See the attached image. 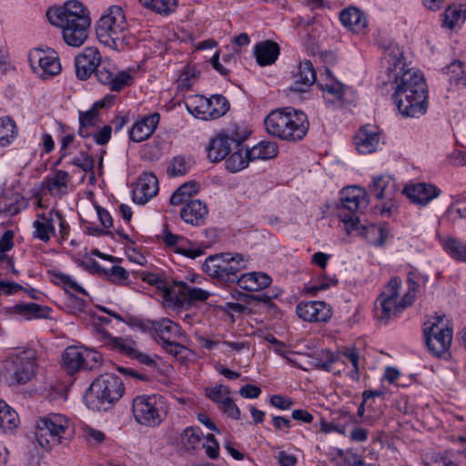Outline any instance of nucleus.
<instances>
[{"mask_svg": "<svg viewBox=\"0 0 466 466\" xmlns=\"http://www.w3.org/2000/svg\"><path fill=\"white\" fill-rule=\"evenodd\" d=\"M399 56L400 52L397 45L390 44L386 49L385 57H389V63L393 60V67L390 66V70L396 72L392 98L403 116L418 118L428 110V86L420 71L404 69V62Z\"/></svg>", "mask_w": 466, "mask_h": 466, "instance_id": "f257e3e1", "label": "nucleus"}, {"mask_svg": "<svg viewBox=\"0 0 466 466\" xmlns=\"http://www.w3.org/2000/svg\"><path fill=\"white\" fill-rule=\"evenodd\" d=\"M76 74L81 80H86L95 73L99 83L107 86L111 92L119 93L131 86L134 76L127 70H120L109 61H102L96 47H86L75 59Z\"/></svg>", "mask_w": 466, "mask_h": 466, "instance_id": "f03ea898", "label": "nucleus"}, {"mask_svg": "<svg viewBox=\"0 0 466 466\" xmlns=\"http://www.w3.org/2000/svg\"><path fill=\"white\" fill-rule=\"evenodd\" d=\"M46 16L51 25L62 29L65 42L71 46H82L91 24L88 10L78 0H68L62 6L50 7Z\"/></svg>", "mask_w": 466, "mask_h": 466, "instance_id": "7ed1b4c3", "label": "nucleus"}, {"mask_svg": "<svg viewBox=\"0 0 466 466\" xmlns=\"http://www.w3.org/2000/svg\"><path fill=\"white\" fill-rule=\"evenodd\" d=\"M264 125L269 135L289 142L302 140L309 128L307 115L293 107L271 111L265 118Z\"/></svg>", "mask_w": 466, "mask_h": 466, "instance_id": "20e7f679", "label": "nucleus"}, {"mask_svg": "<svg viewBox=\"0 0 466 466\" xmlns=\"http://www.w3.org/2000/svg\"><path fill=\"white\" fill-rule=\"evenodd\" d=\"M35 440L46 450L58 445H66L75 435L71 420L61 413H49L37 419L35 422Z\"/></svg>", "mask_w": 466, "mask_h": 466, "instance_id": "39448f33", "label": "nucleus"}, {"mask_svg": "<svg viewBox=\"0 0 466 466\" xmlns=\"http://www.w3.org/2000/svg\"><path fill=\"white\" fill-rule=\"evenodd\" d=\"M96 33L103 45L122 50L127 45V23L123 9L118 5L110 6L97 21Z\"/></svg>", "mask_w": 466, "mask_h": 466, "instance_id": "423d86ee", "label": "nucleus"}, {"mask_svg": "<svg viewBox=\"0 0 466 466\" xmlns=\"http://www.w3.org/2000/svg\"><path fill=\"white\" fill-rule=\"evenodd\" d=\"M202 268L218 282L236 283L239 273L246 268V261L238 253H220L207 258Z\"/></svg>", "mask_w": 466, "mask_h": 466, "instance_id": "0eeeda50", "label": "nucleus"}, {"mask_svg": "<svg viewBox=\"0 0 466 466\" xmlns=\"http://www.w3.org/2000/svg\"><path fill=\"white\" fill-rule=\"evenodd\" d=\"M125 387L120 377L105 373L93 380L86 392V399L97 410H106L123 396Z\"/></svg>", "mask_w": 466, "mask_h": 466, "instance_id": "6e6552de", "label": "nucleus"}, {"mask_svg": "<svg viewBox=\"0 0 466 466\" xmlns=\"http://www.w3.org/2000/svg\"><path fill=\"white\" fill-rule=\"evenodd\" d=\"M423 336L429 351L441 357L451 345L452 327L450 319L445 315L431 317L423 324Z\"/></svg>", "mask_w": 466, "mask_h": 466, "instance_id": "1a4fd4ad", "label": "nucleus"}, {"mask_svg": "<svg viewBox=\"0 0 466 466\" xmlns=\"http://www.w3.org/2000/svg\"><path fill=\"white\" fill-rule=\"evenodd\" d=\"M132 413L138 424L149 428L157 427L167 415L166 400L158 394L138 395L133 399Z\"/></svg>", "mask_w": 466, "mask_h": 466, "instance_id": "9d476101", "label": "nucleus"}, {"mask_svg": "<svg viewBox=\"0 0 466 466\" xmlns=\"http://www.w3.org/2000/svg\"><path fill=\"white\" fill-rule=\"evenodd\" d=\"M369 200L365 189L359 187H345L341 191L338 217L348 230L359 228L360 214L368 207Z\"/></svg>", "mask_w": 466, "mask_h": 466, "instance_id": "9b49d317", "label": "nucleus"}, {"mask_svg": "<svg viewBox=\"0 0 466 466\" xmlns=\"http://www.w3.org/2000/svg\"><path fill=\"white\" fill-rule=\"evenodd\" d=\"M402 281L399 277L392 278L384 287L375 303V314L378 319L387 323L410 305L400 296Z\"/></svg>", "mask_w": 466, "mask_h": 466, "instance_id": "f8f14e48", "label": "nucleus"}, {"mask_svg": "<svg viewBox=\"0 0 466 466\" xmlns=\"http://www.w3.org/2000/svg\"><path fill=\"white\" fill-rule=\"evenodd\" d=\"M188 112L202 120H213L223 116L229 110V102L222 95H213L209 98L195 96L186 102Z\"/></svg>", "mask_w": 466, "mask_h": 466, "instance_id": "ddd939ff", "label": "nucleus"}, {"mask_svg": "<svg viewBox=\"0 0 466 466\" xmlns=\"http://www.w3.org/2000/svg\"><path fill=\"white\" fill-rule=\"evenodd\" d=\"M247 134H239L236 130L220 132L211 138L207 147L208 157L212 162H219L247 138Z\"/></svg>", "mask_w": 466, "mask_h": 466, "instance_id": "4468645a", "label": "nucleus"}, {"mask_svg": "<svg viewBox=\"0 0 466 466\" xmlns=\"http://www.w3.org/2000/svg\"><path fill=\"white\" fill-rule=\"evenodd\" d=\"M36 352L27 349L11 357V369L13 380L17 384L28 382L35 374Z\"/></svg>", "mask_w": 466, "mask_h": 466, "instance_id": "2eb2a0df", "label": "nucleus"}, {"mask_svg": "<svg viewBox=\"0 0 466 466\" xmlns=\"http://www.w3.org/2000/svg\"><path fill=\"white\" fill-rule=\"evenodd\" d=\"M209 293L200 288L190 287L186 282L175 281L174 290L169 305L175 308L183 307L185 304H191L197 301H205L208 299Z\"/></svg>", "mask_w": 466, "mask_h": 466, "instance_id": "dca6fc26", "label": "nucleus"}, {"mask_svg": "<svg viewBox=\"0 0 466 466\" xmlns=\"http://www.w3.org/2000/svg\"><path fill=\"white\" fill-rule=\"evenodd\" d=\"M296 313L307 322H327L332 316V308L324 301H302L297 305Z\"/></svg>", "mask_w": 466, "mask_h": 466, "instance_id": "f3484780", "label": "nucleus"}, {"mask_svg": "<svg viewBox=\"0 0 466 466\" xmlns=\"http://www.w3.org/2000/svg\"><path fill=\"white\" fill-rule=\"evenodd\" d=\"M34 71L42 78L56 76L61 71V66L57 56L46 54L42 50H36L29 57Z\"/></svg>", "mask_w": 466, "mask_h": 466, "instance_id": "a211bd4d", "label": "nucleus"}, {"mask_svg": "<svg viewBox=\"0 0 466 466\" xmlns=\"http://www.w3.org/2000/svg\"><path fill=\"white\" fill-rule=\"evenodd\" d=\"M160 121L157 112L138 117L129 130V138L133 142L140 143L148 139L157 129Z\"/></svg>", "mask_w": 466, "mask_h": 466, "instance_id": "6ab92c4d", "label": "nucleus"}, {"mask_svg": "<svg viewBox=\"0 0 466 466\" xmlns=\"http://www.w3.org/2000/svg\"><path fill=\"white\" fill-rule=\"evenodd\" d=\"M158 192V180L153 173H142L133 189V200L139 205L146 204Z\"/></svg>", "mask_w": 466, "mask_h": 466, "instance_id": "aec40b11", "label": "nucleus"}, {"mask_svg": "<svg viewBox=\"0 0 466 466\" xmlns=\"http://www.w3.org/2000/svg\"><path fill=\"white\" fill-rule=\"evenodd\" d=\"M403 193L412 203L426 206L432 199L440 196L441 189L431 184L416 183L406 186Z\"/></svg>", "mask_w": 466, "mask_h": 466, "instance_id": "412c9836", "label": "nucleus"}, {"mask_svg": "<svg viewBox=\"0 0 466 466\" xmlns=\"http://www.w3.org/2000/svg\"><path fill=\"white\" fill-rule=\"evenodd\" d=\"M164 242L168 247H174V251L189 258H196L204 254V250L183 236L167 232Z\"/></svg>", "mask_w": 466, "mask_h": 466, "instance_id": "4be33fe9", "label": "nucleus"}, {"mask_svg": "<svg viewBox=\"0 0 466 466\" xmlns=\"http://www.w3.org/2000/svg\"><path fill=\"white\" fill-rule=\"evenodd\" d=\"M379 143L380 134L377 127L370 125L362 127L354 137V144L360 154L376 151Z\"/></svg>", "mask_w": 466, "mask_h": 466, "instance_id": "5701e85b", "label": "nucleus"}, {"mask_svg": "<svg viewBox=\"0 0 466 466\" xmlns=\"http://www.w3.org/2000/svg\"><path fill=\"white\" fill-rule=\"evenodd\" d=\"M317 82L316 71L311 61L304 60L298 66V72L295 75V81L290 86V90L304 93L311 85Z\"/></svg>", "mask_w": 466, "mask_h": 466, "instance_id": "b1692460", "label": "nucleus"}, {"mask_svg": "<svg viewBox=\"0 0 466 466\" xmlns=\"http://www.w3.org/2000/svg\"><path fill=\"white\" fill-rule=\"evenodd\" d=\"M339 21L349 31L356 34L362 33L368 25L365 14L360 9L353 6L340 11Z\"/></svg>", "mask_w": 466, "mask_h": 466, "instance_id": "393cba45", "label": "nucleus"}, {"mask_svg": "<svg viewBox=\"0 0 466 466\" xmlns=\"http://www.w3.org/2000/svg\"><path fill=\"white\" fill-rule=\"evenodd\" d=\"M370 192L378 199L392 201L398 192L395 179L389 175H380L374 177L370 187Z\"/></svg>", "mask_w": 466, "mask_h": 466, "instance_id": "a878e982", "label": "nucleus"}, {"mask_svg": "<svg viewBox=\"0 0 466 466\" xmlns=\"http://www.w3.org/2000/svg\"><path fill=\"white\" fill-rule=\"evenodd\" d=\"M317 85L319 89L323 91V96L325 98L327 96H330L332 101L343 100L345 86L333 76L329 68H325V72L320 74Z\"/></svg>", "mask_w": 466, "mask_h": 466, "instance_id": "bb28decb", "label": "nucleus"}, {"mask_svg": "<svg viewBox=\"0 0 466 466\" xmlns=\"http://www.w3.org/2000/svg\"><path fill=\"white\" fill-rule=\"evenodd\" d=\"M181 335L180 326L173 320L167 318L156 320L153 336L160 345L167 341L177 340Z\"/></svg>", "mask_w": 466, "mask_h": 466, "instance_id": "cd10ccee", "label": "nucleus"}, {"mask_svg": "<svg viewBox=\"0 0 466 466\" xmlns=\"http://www.w3.org/2000/svg\"><path fill=\"white\" fill-rule=\"evenodd\" d=\"M33 237L45 243L48 242L52 236H56L55 218L52 209L47 213L37 214V218L33 222Z\"/></svg>", "mask_w": 466, "mask_h": 466, "instance_id": "c85d7f7f", "label": "nucleus"}, {"mask_svg": "<svg viewBox=\"0 0 466 466\" xmlns=\"http://www.w3.org/2000/svg\"><path fill=\"white\" fill-rule=\"evenodd\" d=\"M208 215L206 204L198 199L190 200L180 211L181 218L187 224L200 226Z\"/></svg>", "mask_w": 466, "mask_h": 466, "instance_id": "c756f323", "label": "nucleus"}, {"mask_svg": "<svg viewBox=\"0 0 466 466\" xmlns=\"http://www.w3.org/2000/svg\"><path fill=\"white\" fill-rule=\"evenodd\" d=\"M271 278L263 272H249L238 277V286L247 291H258L271 284Z\"/></svg>", "mask_w": 466, "mask_h": 466, "instance_id": "7c9ffc66", "label": "nucleus"}, {"mask_svg": "<svg viewBox=\"0 0 466 466\" xmlns=\"http://www.w3.org/2000/svg\"><path fill=\"white\" fill-rule=\"evenodd\" d=\"M10 313L22 316L25 320L34 319H49L52 311L48 306H42L36 303H20L9 308Z\"/></svg>", "mask_w": 466, "mask_h": 466, "instance_id": "2f4dec72", "label": "nucleus"}, {"mask_svg": "<svg viewBox=\"0 0 466 466\" xmlns=\"http://www.w3.org/2000/svg\"><path fill=\"white\" fill-rule=\"evenodd\" d=\"M279 46L270 40L259 42L254 46V55L258 64L261 66L275 63L279 56Z\"/></svg>", "mask_w": 466, "mask_h": 466, "instance_id": "473e14b6", "label": "nucleus"}, {"mask_svg": "<svg viewBox=\"0 0 466 466\" xmlns=\"http://www.w3.org/2000/svg\"><path fill=\"white\" fill-rule=\"evenodd\" d=\"M102 104V102H95L88 110L78 112L79 128L77 133L81 137H90L89 128L95 127L100 122L99 106Z\"/></svg>", "mask_w": 466, "mask_h": 466, "instance_id": "72a5a7b5", "label": "nucleus"}, {"mask_svg": "<svg viewBox=\"0 0 466 466\" xmlns=\"http://www.w3.org/2000/svg\"><path fill=\"white\" fill-rule=\"evenodd\" d=\"M83 347L71 346L67 347L62 357L63 366L69 373H74L80 370H83L84 357H83Z\"/></svg>", "mask_w": 466, "mask_h": 466, "instance_id": "f704fd0d", "label": "nucleus"}, {"mask_svg": "<svg viewBox=\"0 0 466 466\" xmlns=\"http://www.w3.org/2000/svg\"><path fill=\"white\" fill-rule=\"evenodd\" d=\"M0 202L5 204L6 208L2 213H6L10 216L17 215L26 207L25 200L21 194L4 188H2Z\"/></svg>", "mask_w": 466, "mask_h": 466, "instance_id": "c9c22d12", "label": "nucleus"}, {"mask_svg": "<svg viewBox=\"0 0 466 466\" xmlns=\"http://www.w3.org/2000/svg\"><path fill=\"white\" fill-rule=\"evenodd\" d=\"M140 279L148 285L155 286L162 294L163 299L169 304L174 284L169 285L167 281L157 274L143 271L140 273Z\"/></svg>", "mask_w": 466, "mask_h": 466, "instance_id": "e433bc0d", "label": "nucleus"}, {"mask_svg": "<svg viewBox=\"0 0 466 466\" xmlns=\"http://www.w3.org/2000/svg\"><path fill=\"white\" fill-rule=\"evenodd\" d=\"M277 155L278 147L274 142L261 141L247 150V156L251 161L271 159Z\"/></svg>", "mask_w": 466, "mask_h": 466, "instance_id": "4c0bfd02", "label": "nucleus"}, {"mask_svg": "<svg viewBox=\"0 0 466 466\" xmlns=\"http://www.w3.org/2000/svg\"><path fill=\"white\" fill-rule=\"evenodd\" d=\"M443 25L453 29L461 25L466 19V5L451 4L444 12Z\"/></svg>", "mask_w": 466, "mask_h": 466, "instance_id": "58836bf2", "label": "nucleus"}, {"mask_svg": "<svg viewBox=\"0 0 466 466\" xmlns=\"http://www.w3.org/2000/svg\"><path fill=\"white\" fill-rule=\"evenodd\" d=\"M235 150L225 161L226 168L231 173H237L248 167L251 162L247 156L248 148H244L241 144L238 147H233Z\"/></svg>", "mask_w": 466, "mask_h": 466, "instance_id": "ea45409f", "label": "nucleus"}, {"mask_svg": "<svg viewBox=\"0 0 466 466\" xmlns=\"http://www.w3.org/2000/svg\"><path fill=\"white\" fill-rule=\"evenodd\" d=\"M18 422L19 418L15 410L0 400V431L11 432L17 427Z\"/></svg>", "mask_w": 466, "mask_h": 466, "instance_id": "a19ab883", "label": "nucleus"}, {"mask_svg": "<svg viewBox=\"0 0 466 466\" xmlns=\"http://www.w3.org/2000/svg\"><path fill=\"white\" fill-rule=\"evenodd\" d=\"M361 228L362 235L370 245L375 247H380L384 245L388 238V231L384 227L371 224L370 226Z\"/></svg>", "mask_w": 466, "mask_h": 466, "instance_id": "79ce46f5", "label": "nucleus"}, {"mask_svg": "<svg viewBox=\"0 0 466 466\" xmlns=\"http://www.w3.org/2000/svg\"><path fill=\"white\" fill-rule=\"evenodd\" d=\"M146 8L161 15H168L176 11L177 0H139Z\"/></svg>", "mask_w": 466, "mask_h": 466, "instance_id": "37998d69", "label": "nucleus"}, {"mask_svg": "<svg viewBox=\"0 0 466 466\" xmlns=\"http://www.w3.org/2000/svg\"><path fill=\"white\" fill-rule=\"evenodd\" d=\"M442 73L447 76L449 81L457 86H466V76L463 64L459 60H454L450 65L442 68Z\"/></svg>", "mask_w": 466, "mask_h": 466, "instance_id": "c03bdc74", "label": "nucleus"}, {"mask_svg": "<svg viewBox=\"0 0 466 466\" xmlns=\"http://www.w3.org/2000/svg\"><path fill=\"white\" fill-rule=\"evenodd\" d=\"M17 136V127L15 121L9 117H0V146L11 144Z\"/></svg>", "mask_w": 466, "mask_h": 466, "instance_id": "a18cd8bd", "label": "nucleus"}, {"mask_svg": "<svg viewBox=\"0 0 466 466\" xmlns=\"http://www.w3.org/2000/svg\"><path fill=\"white\" fill-rule=\"evenodd\" d=\"M198 192V185L195 181H188L175 190L170 198V204L178 206L186 199Z\"/></svg>", "mask_w": 466, "mask_h": 466, "instance_id": "49530a36", "label": "nucleus"}, {"mask_svg": "<svg viewBox=\"0 0 466 466\" xmlns=\"http://www.w3.org/2000/svg\"><path fill=\"white\" fill-rule=\"evenodd\" d=\"M425 466H460L455 463L449 451H433L426 455L424 460Z\"/></svg>", "mask_w": 466, "mask_h": 466, "instance_id": "de8ad7c7", "label": "nucleus"}, {"mask_svg": "<svg viewBox=\"0 0 466 466\" xmlns=\"http://www.w3.org/2000/svg\"><path fill=\"white\" fill-rule=\"evenodd\" d=\"M106 279L116 285L126 286L128 284L129 272L120 266H112L110 268L102 269Z\"/></svg>", "mask_w": 466, "mask_h": 466, "instance_id": "09e8293b", "label": "nucleus"}, {"mask_svg": "<svg viewBox=\"0 0 466 466\" xmlns=\"http://www.w3.org/2000/svg\"><path fill=\"white\" fill-rule=\"evenodd\" d=\"M443 248L453 258L466 262V243L449 238L444 242Z\"/></svg>", "mask_w": 466, "mask_h": 466, "instance_id": "8fccbe9b", "label": "nucleus"}, {"mask_svg": "<svg viewBox=\"0 0 466 466\" xmlns=\"http://www.w3.org/2000/svg\"><path fill=\"white\" fill-rule=\"evenodd\" d=\"M203 433L199 427H187L181 433V442L187 449H195L202 441Z\"/></svg>", "mask_w": 466, "mask_h": 466, "instance_id": "3c124183", "label": "nucleus"}, {"mask_svg": "<svg viewBox=\"0 0 466 466\" xmlns=\"http://www.w3.org/2000/svg\"><path fill=\"white\" fill-rule=\"evenodd\" d=\"M206 395L219 407L227 398L230 397V390L228 387L219 384L215 387L206 389Z\"/></svg>", "mask_w": 466, "mask_h": 466, "instance_id": "603ef678", "label": "nucleus"}, {"mask_svg": "<svg viewBox=\"0 0 466 466\" xmlns=\"http://www.w3.org/2000/svg\"><path fill=\"white\" fill-rule=\"evenodd\" d=\"M83 370H93L100 367L103 357L102 354L94 350L84 348L83 350Z\"/></svg>", "mask_w": 466, "mask_h": 466, "instance_id": "864d4df0", "label": "nucleus"}, {"mask_svg": "<svg viewBox=\"0 0 466 466\" xmlns=\"http://www.w3.org/2000/svg\"><path fill=\"white\" fill-rule=\"evenodd\" d=\"M68 164L77 167L86 173L94 174L95 159L86 152L81 151L79 156L74 157Z\"/></svg>", "mask_w": 466, "mask_h": 466, "instance_id": "5fc2aeb1", "label": "nucleus"}, {"mask_svg": "<svg viewBox=\"0 0 466 466\" xmlns=\"http://www.w3.org/2000/svg\"><path fill=\"white\" fill-rule=\"evenodd\" d=\"M111 349L118 350L131 358H133L137 351L135 341L128 338L116 337Z\"/></svg>", "mask_w": 466, "mask_h": 466, "instance_id": "6e6d98bb", "label": "nucleus"}, {"mask_svg": "<svg viewBox=\"0 0 466 466\" xmlns=\"http://www.w3.org/2000/svg\"><path fill=\"white\" fill-rule=\"evenodd\" d=\"M408 290L402 296L410 306L414 302L417 293L420 289L418 277L414 272H409L407 276Z\"/></svg>", "mask_w": 466, "mask_h": 466, "instance_id": "4d7b16f0", "label": "nucleus"}, {"mask_svg": "<svg viewBox=\"0 0 466 466\" xmlns=\"http://www.w3.org/2000/svg\"><path fill=\"white\" fill-rule=\"evenodd\" d=\"M189 168L188 163L184 157L177 156L174 157L167 167L169 175L177 177L183 176L187 173Z\"/></svg>", "mask_w": 466, "mask_h": 466, "instance_id": "13d9d810", "label": "nucleus"}, {"mask_svg": "<svg viewBox=\"0 0 466 466\" xmlns=\"http://www.w3.org/2000/svg\"><path fill=\"white\" fill-rule=\"evenodd\" d=\"M69 174L64 170H56L54 177L47 180L46 187L49 191L54 189L60 190L61 188H66Z\"/></svg>", "mask_w": 466, "mask_h": 466, "instance_id": "bf43d9fd", "label": "nucleus"}, {"mask_svg": "<svg viewBox=\"0 0 466 466\" xmlns=\"http://www.w3.org/2000/svg\"><path fill=\"white\" fill-rule=\"evenodd\" d=\"M92 327L95 338L104 346L111 348L116 337H113L109 331L98 323H94Z\"/></svg>", "mask_w": 466, "mask_h": 466, "instance_id": "052dcab7", "label": "nucleus"}, {"mask_svg": "<svg viewBox=\"0 0 466 466\" xmlns=\"http://www.w3.org/2000/svg\"><path fill=\"white\" fill-rule=\"evenodd\" d=\"M127 323L129 326L138 329L142 332L153 335L156 320L145 319L139 317H131Z\"/></svg>", "mask_w": 466, "mask_h": 466, "instance_id": "680f3d73", "label": "nucleus"}, {"mask_svg": "<svg viewBox=\"0 0 466 466\" xmlns=\"http://www.w3.org/2000/svg\"><path fill=\"white\" fill-rule=\"evenodd\" d=\"M205 439L206 441L203 443V448L205 449L207 456L212 460L218 459L219 456L218 441L211 433H208Z\"/></svg>", "mask_w": 466, "mask_h": 466, "instance_id": "e2e57ef3", "label": "nucleus"}, {"mask_svg": "<svg viewBox=\"0 0 466 466\" xmlns=\"http://www.w3.org/2000/svg\"><path fill=\"white\" fill-rule=\"evenodd\" d=\"M218 409L232 420H237L240 419L241 411L230 397L227 398Z\"/></svg>", "mask_w": 466, "mask_h": 466, "instance_id": "0e129e2a", "label": "nucleus"}, {"mask_svg": "<svg viewBox=\"0 0 466 466\" xmlns=\"http://www.w3.org/2000/svg\"><path fill=\"white\" fill-rule=\"evenodd\" d=\"M338 280L333 278L322 277L319 278L316 283H313L307 287V291L310 294H316L319 290H325L331 286H336Z\"/></svg>", "mask_w": 466, "mask_h": 466, "instance_id": "69168bd1", "label": "nucleus"}, {"mask_svg": "<svg viewBox=\"0 0 466 466\" xmlns=\"http://www.w3.org/2000/svg\"><path fill=\"white\" fill-rule=\"evenodd\" d=\"M324 361L321 364H315V367L326 371H331L334 363L339 361V353L331 350H322Z\"/></svg>", "mask_w": 466, "mask_h": 466, "instance_id": "338daca9", "label": "nucleus"}, {"mask_svg": "<svg viewBox=\"0 0 466 466\" xmlns=\"http://www.w3.org/2000/svg\"><path fill=\"white\" fill-rule=\"evenodd\" d=\"M112 134V127L109 125H105L102 128H100L98 131L95 132L91 136L94 138V141L100 146H104L107 144V142L111 138Z\"/></svg>", "mask_w": 466, "mask_h": 466, "instance_id": "774afa93", "label": "nucleus"}]
</instances>
